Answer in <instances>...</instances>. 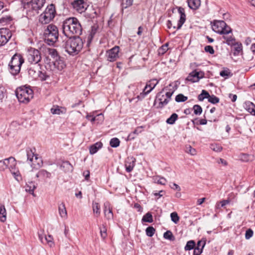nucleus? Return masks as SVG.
<instances>
[{"instance_id":"f257e3e1","label":"nucleus","mask_w":255,"mask_h":255,"mask_svg":"<svg viewBox=\"0 0 255 255\" xmlns=\"http://www.w3.org/2000/svg\"><path fill=\"white\" fill-rule=\"evenodd\" d=\"M63 34L67 37L79 36L82 32V27L78 19L75 17L66 18L62 22Z\"/></svg>"},{"instance_id":"f03ea898","label":"nucleus","mask_w":255,"mask_h":255,"mask_svg":"<svg viewBox=\"0 0 255 255\" xmlns=\"http://www.w3.org/2000/svg\"><path fill=\"white\" fill-rule=\"evenodd\" d=\"M62 41V47L69 54L74 56L78 54L82 50L83 42L79 36L69 37Z\"/></svg>"},{"instance_id":"7ed1b4c3","label":"nucleus","mask_w":255,"mask_h":255,"mask_svg":"<svg viewBox=\"0 0 255 255\" xmlns=\"http://www.w3.org/2000/svg\"><path fill=\"white\" fill-rule=\"evenodd\" d=\"M43 35L48 44L53 45L58 40L59 32L57 27L53 24H49L45 29Z\"/></svg>"},{"instance_id":"20e7f679","label":"nucleus","mask_w":255,"mask_h":255,"mask_svg":"<svg viewBox=\"0 0 255 255\" xmlns=\"http://www.w3.org/2000/svg\"><path fill=\"white\" fill-rule=\"evenodd\" d=\"M16 96L21 103H27L33 97V92L28 87H21L15 91Z\"/></svg>"},{"instance_id":"39448f33","label":"nucleus","mask_w":255,"mask_h":255,"mask_svg":"<svg viewBox=\"0 0 255 255\" xmlns=\"http://www.w3.org/2000/svg\"><path fill=\"white\" fill-rule=\"evenodd\" d=\"M56 10L54 4L48 5L45 10L39 15V21L42 24L49 23L55 16Z\"/></svg>"},{"instance_id":"423d86ee","label":"nucleus","mask_w":255,"mask_h":255,"mask_svg":"<svg viewBox=\"0 0 255 255\" xmlns=\"http://www.w3.org/2000/svg\"><path fill=\"white\" fill-rule=\"evenodd\" d=\"M24 60L20 54H15L11 58L9 63L10 72L13 75L18 74Z\"/></svg>"},{"instance_id":"0eeeda50","label":"nucleus","mask_w":255,"mask_h":255,"mask_svg":"<svg viewBox=\"0 0 255 255\" xmlns=\"http://www.w3.org/2000/svg\"><path fill=\"white\" fill-rule=\"evenodd\" d=\"M173 92H167L163 94L162 92H159L156 96V99L159 101L158 108L162 109L168 104L171 100Z\"/></svg>"},{"instance_id":"6e6552de","label":"nucleus","mask_w":255,"mask_h":255,"mask_svg":"<svg viewBox=\"0 0 255 255\" xmlns=\"http://www.w3.org/2000/svg\"><path fill=\"white\" fill-rule=\"evenodd\" d=\"M27 58L29 63L35 65L41 60L40 52L35 48H30L27 51Z\"/></svg>"},{"instance_id":"1a4fd4ad","label":"nucleus","mask_w":255,"mask_h":255,"mask_svg":"<svg viewBox=\"0 0 255 255\" xmlns=\"http://www.w3.org/2000/svg\"><path fill=\"white\" fill-rule=\"evenodd\" d=\"M12 36L10 30L7 28L0 29V46L4 45L7 43Z\"/></svg>"},{"instance_id":"9d476101","label":"nucleus","mask_w":255,"mask_h":255,"mask_svg":"<svg viewBox=\"0 0 255 255\" xmlns=\"http://www.w3.org/2000/svg\"><path fill=\"white\" fill-rule=\"evenodd\" d=\"M204 77V73L202 71H197L196 70L191 72L186 79V80L192 83L198 82Z\"/></svg>"},{"instance_id":"9b49d317","label":"nucleus","mask_w":255,"mask_h":255,"mask_svg":"<svg viewBox=\"0 0 255 255\" xmlns=\"http://www.w3.org/2000/svg\"><path fill=\"white\" fill-rule=\"evenodd\" d=\"M24 5H31L33 9H41L45 3V0H23Z\"/></svg>"},{"instance_id":"f8f14e48","label":"nucleus","mask_w":255,"mask_h":255,"mask_svg":"<svg viewBox=\"0 0 255 255\" xmlns=\"http://www.w3.org/2000/svg\"><path fill=\"white\" fill-rule=\"evenodd\" d=\"M119 47L115 46L113 48L107 51L106 55L108 60L113 62L117 60L119 57Z\"/></svg>"},{"instance_id":"ddd939ff","label":"nucleus","mask_w":255,"mask_h":255,"mask_svg":"<svg viewBox=\"0 0 255 255\" xmlns=\"http://www.w3.org/2000/svg\"><path fill=\"white\" fill-rule=\"evenodd\" d=\"M73 8L80 13L84 12L86 9V3L84 0H75L72 3Z\"/></svg>"},{"instance_id":"4468645a","label":"nucleus","mask_w":255,"mask_h":255,"mask_svg":"<svg viewBox=\"0 0 255 255\" xmlns=\"http://www.w3.org/2000/svg\"><path fill=\"white\" fill-rule=\"evenodd\" d=\"M178 11L180 13V19L178 21L177 26H173L174 29H179L182 27V25L184 23L186 20V14L185 13L184 8L182 7H178Z\"/></svg>"},{"instance_id":"2eb2a0df","label":"nucleus","mask_w":255,"mask_h":255,"mask_svg":"<svg viewBox=\"0 0 255 255\" xmlns=\"http://www.w3.org/2000/svg\"><path fill=\"white\" fill-rule=\"evenodd\" d=\"M136 159L132 157H128L125 161L126 170L128 172H130L133 170L135 165Z\"/></svg>"},{"instance_id":"dca6fc26","label":"nucleus","mask_w":255,"mask_h":255,"mask_svg":"<svg viewBox=\"0 0 255 255\" xmlns=\"http://www.w3.org/2000/svg\"><path fill=\"white\" fill-rule=\"evenodd\" d=\"M10 163H11L15 166V159L13 157H10L3 160H0V171H4L8 167Z\"/></svg>"},{"instance_id":"f3484780","label":"nucleus","mask_w":255,"mask_h":255,"mask_svg":"<svg viewBox=\"0 0 255 255\" xmlns=\"http://www.w3.org/2000/svg\"><path fill=\"white\" fill-rule=\"evenodd\" d=\"M36 150L34 148H27L26 149L27 161L29 162V164L32 163L34 160V158L35 156H37L38 154L35 153Z\"/></svg>"},{"instance_id":"a211bd4d","label":"nucleus","mask_w":255,"mask_h":255,"mask_svg":"<svg viewBox=\"0 0 255 255\" xmlns=\"http://www.w3.org/2000/svg\"><path fill=\"white\" fill-rule=\"evenodd\" d=\"M104 211L105 217L108 220H111L113 218V213L112 212V209L110 207L108 203L104 204Z\"/></svg>"},{"instance_id":"6ab92c4d","label":"nucleus","mask_w":255,"mask_h":255,"mask_svg":"<svg viewBox=\"0 0 255 255\" xmlns=\"http://www.w3.org/2000/svg\"><path fill=\"white\" fill-rule=\"evenodd\" d=\"M232 46H234L233 55L234 56H238L243 53V45L241 42H235Z\"/></svg>"},{"instance_id":"aec40b11","label":"nucleus","mask_w":255,"mask_h":255,"mask_svg":"<svg viewBox=\"0 0 255 255\" xmlns=\"http://www.w3.org/2000/svg\"><path fill=\"white\" fill-rule=\"evenodd\" d=\"M226 26V23L224 21H217L214 22L212 25L213 30L218 33H220L223 26Z\"/></svg>"},{"instance_id":"412c9836","label":"nucleus","mask_w":255,"mask_h":255,"mask_svg":"<svg viewBox=\"0 0 255 255\" xmlns=\"http://www.w3.org/2000/svg\"><path fill=\"white\" fill-rule=\"evenodd\" d=\"M53 64L58 70H62L66 66L63 60L60 57L53 61Z\"/></svg>"},{"instance_id":"4be33fe9","label":"nucleus","mask_w":255,"mask_h":255,"mask_svg":"<svg viewBox=\"0 0 255 255\" xmlns=\"http://www.w3.org/2000/svg\"><path fill=\"white\" fill-rule=\"evenodd\" d=\"M103 146V143L101 142H97L89 147V152L91 154L96 153Z\"/></svg>"},{"instance_id":"5701e85b","label":"nucleus","mask_w":255,"mask_h":255,"mask_svg":"<svg viewBox=\"0 0 255 255\" xmlns=\"http://www.w3.org/2000/svg\"><path fill=\"white\" fill-rule=\"evenodd\" d=\"M36 177L44 180L51 177V173L46 170L41 169L39 170L36 175Z\"/></svg>"},{"instance_id":"b1692460","label":"nucleus","mask_w":255,"mask_h":255,"mask_svg":"<svg viewBox=\"0 0 255 255\" xmlns=\"http://www.w3.org/2000/svg\"><path fill=\"white\" fill-rule=\"evenodd\" d=\"M42 165L43 161L41 157H38V155L35 157L33 161L30 164V166L32 168H39L41 167Z\"/></svg>"},{"instance_id":"393cba45","label":"nucleus","mask_w":255,"mask_h":255,"mask_svg":"<svg viewBox=\"0 0 255 255\" xmlns=\"http://www.w3.org/2000/svg\"><path fill=\"white\" fill-rule=\"evenodd\" d=\"M36 188V185L32 181L28 182L25 186V191L30 194L34 195V190Z\"/></svg>"},{"instance_id":"a878e982","label":"nucleus","mask_w":255,"mask_h":255,"mask_svg":"<svg viewBox=\"0 0 255 255\" xmlns=\"http://www.w3.org/2000/svg\"><path fill=\"white\" fill-rule=\"evenodd\" d=\"M188 6L192 9L196 10L200 5V0H187Z\"/></svg>"},{"instance_id":"bb28decb","label":"nucleus","mask_w":255,"mask_h":255,"mask_svg":"<svg viewBox=\"0 0 255 255\" xmlns=\"http://www.w3.org/2000/svg\"><path fill=\"white\" fill-rule=\"evenodd\" d=\"M59 214L61 218H66L67 213L65 204L62 202L58 206Z\"/></svg>"},{"instance_id":"cd10ccee","label":"nucleus","mask_w":255,"mask_h":255,"mask_svg":"<svg viewBox=\"0 0 255 255\" xmlns=\"http://www.w3.org/2000/svg\"><path fill=\"white\" fill-rule=\"evenodd\" d=\"M6 220V211L3 204H0V221L4 222Z\"/></svg>"},{"instance_id":"c85d7f7f","label":"nucleus","mask_w":255,"mask_h":255,"mask_svg":"<svg viewBox=\"0 0 255 255\" xmlns=\"http://www.w3.org/2000/svg\"><path fill=\"white\" fill-rule=\"evenodd\" d=\"M39 69H35L34 67H30L28 70V74L33 79H37L38 78V73H39Z\"/></svg>"},{"instance_id":"c756f323","label":"nucleus","mask_w":255,"mask_h":255,"mask_svg":"<svg viewBox=\"0 0 255 255\" xmlns=\"http://www.w3.org/2000/svg\"><path fill=\"white\" fill-rule=\"evenodd\" d=\"M223 38L226 40V43L230 46H232L236 42V39L235 37L233 36L232 34L229 35H223Z\"/></svg>"},{"instance_id":"7c9ffc66","label":"nucleus","mask_w":255,"mask_h":255,"mask_svg":"<svg viewBox=\"0 0 255 255\" xmlns=\"http://www.w3.org/2000/svg\"><path fill=\"white\" fill-rule=\"evenodd\" d=\"M92 209L93 213L95 214L96 216L97 217H99L101 213L100 205L99 204L96 202H93Z\"/></svg>"},{"instance_id":"2f4dec72","label":"nucleus","mask_w":255,"mask_h":255,"mask_svg":"<svg viewBox=\"0 0 255 255\" xmlns=\"http://www.w3.org/2000/svg\"><path fill=\"white\" fill-rule=\"evenodd\" d=\"M149 87L146 84L142 92H141L139 95L137 96V98L138 99V100H141L143 99L148 94H149L151 92L149 91Z\"/></svg>"},{"instance_id":"473e14b6","label":"nucleus","mask_w":255,"mask_h":255,"mask_svg":"<svg viewBox=\"0 0 255 255\" xmlns=\"http://www.w3.org/2000/svg\"><path fill=\"white\" fill-rule=\"evenodd\" d=\"M178 116L176 113L172 114L171 116L166 120V123L169 125H173L178 119Z\"/></svg>"},{"instance_id":"72a5a7b5","label":"nucleus","mask_w":255,"mask_h":255,"mask_svg":"<svg viewBox=\"0 0 255 255\" xmlns=\"http://www.w3.org/2000/svg\"><path fill=\"white\" fill-rule=\"evenodd\" d=\"M232 30L231 28L226 24V26L222 27V29H221V31L220 32L219 34H223V35H226L230 33H232Z\"/></svg>"},{"instance_id":"f704fd0d","label":"nucleus","mask_w":255,"mask_h":255,"mask_svg":"<svg viewBox=\"0 0 255 255\" xmlns=\"http://www.w3.org/2000/svg\"><path fill=\"white\" fill-rule=\"evenodd\" d=\"M142 221L144 222L152 223L153 222L152 216L150 213L148 212L142 217Z\"/></svg>"},{"instance_id":"c9c22d12","label":"nucleus","mask_w":255,"mask_h":255,"mask_svg":"<svg viewBox=\"0 0 255 255\" xmlns=\"http://www.w3.org/2000/svg\"><path fill=\"white\" fill-rule=\"evenodd\" d=\"M209 97V94L206 91L203 90L201 93L198 95V99L200 101H203L205 99H208Z\"/></svg>"},{"instance_id":"e433bc0d","label":"nucleus","mask_w":255,"mask_h":255,"mask_svg":"<svg viewBox=\"0 0 255 255\" xmlns=\"http://www.w3.org/2000/svg\"><path fill=\"white\" fill-rule=\"evenodd\" d=\"M195 242L193 240L189 241L187 242V244L184 247L185 251H190L193 249L195 247Z\"/></svg>"},{"instance_id":"4c0bfd02","label":"nucleus","mask_w":255,"mask_h":255,"mask_svg":"<svg viewBox=\"0 0 255 255\" xmlns=\"http://www.w3.org/2000/svg\"><path fill=\"white\" fill-rule=\"evenodd\" d=\"M49 54L53 58V60L59 58L60 56L58 55L57 51L56 49L53 48H49L48 49Z\"/></svg>"},{"instance_id":"58836bf2","label":"nucleus","mask_w":255,"mask_h":255,"mask_svg":"<svg viewBox=\"0 0 255 255\" xmlns=\"http://www.w3.org/2000/svg\"><path fill=\"white\" fill-rule=\"evenodd\" d=\"M163 237L165 239H167L171 241H173L175 240V237L170 231H167L166 232H165L163 234Z\"/></svg>"},{"instance_id":"ea45409f","label":"nucleus","mask_w":255,"mask_h":255,"mask_svg":"<svg viewBox=\"0 0 255 255\" xmlns=\"http://www.w3.org/2000/svg\"><path fill=\"white\" fill-rule=\"evenodd\" d=\"M133 0H123L121 4L122 10L124 8H127L132 4Z\"/></svg>"},{"instance_id":"a19ab883","label":"nucleus","mask_w":255,"mask_h":255,"mask_svg":"<svg viewBox=\"0 0 255 255\" xmlns=\"http://www.w3.org/2000/svg\"><path fill=\"white\" fill-rule=\"evenodd\" d=\"M158 83V81L156 79H152L149 81L147 85L149 87V91H151Z\"/></svg>"},{"instance_id":"79ce46f5","label":"nucleus","mask_w":255,"mask_h":255,"mask_svg":"<svg viewBox=\"0 0 255 255\" xmlns=\"http://www.w3.org/2000/svg\"><path fill=\"white\" fill-rule=\"evenodd\" d=\"M120 143V140L116 137L113 138L111 139L110 144L112 147H117L119 146Z\"/></svg>"},{"instance_id":"37998d69","label":"nucleus","mask_w":255,"mask_h":255,"mask_svg":"<svg viewBox=\"0 0 255 255\" xmlns=\"http://www.w3.org/2000/svg\"><path fill=\"white\" fill-rule=\"evenodd\" d=\"M44 240L50 247H52L54 246L53 238L51 235H48V236H44Z\"/></svg>"},{"instance_id":"c03bdc74","label":"nucleus","mask_w":255,"mask_h":255,"mask_svg":"<svg viewBox=\"0 0 255 255\" xmlns=\"http://www.w3.org/2000/svg\"><path fill=\"white\" fill-rule=\"evenodd\" d=\"M145 232L147 236L151 237L154 234L155 230L153 227L150 226L146 229Z\"/></svg>"},{"instance_id":"a18cd8bd","label":"nucleus","mask_w":255,"mask_h":255,"mask_svg":"<svg viewBox=\"0 0 255 255\" xmlns=\"http://www.w3.org/2000/svg\"><path fill=\"white\" fill-rule=\"evenodd\" d=\"M208 101L213 104H217L219 102V98L214 95H210L208 97Z\"/></svg>"},{"instance_id":"49530a36","label":"nucleus","mask_w":255,"mask_h":255,"mask_svg":"<svg viewBox=\"0 0 255 255\" xmlns=\"http://www.w3.org/2000/svg\"><path fill=\"white\" fill-rule=\"evenodd\" d=\"M187 97L184 96L182 94L177 95L175 97V101L177 102H183L187 100Z\"/></svg>"},{"instance_id":"de8ad7c7","label":"nucleus","mask_w":255,"mask_h":255,"mask_svg":"<svg viewBox=\"0 0 255 255\" xmlns=\"http://www.w3.org/2000/svg\"><path fill=\"white\" fill-rule=\"evenodd\" d=\"M171 221L175 224H177L179 221V217L176 212H172L170 214Z\"/></svg>"},{"instance_id":"09e8293b","label":"nucleus","mask_w":255,"mask_h":255,"mask_svg":"<svg viewBox=\"0 0 255 255\" xmlns=\"http://www.w3.org/2000/svg\"><path fill=\"white\" fill-rule=\"evenodd\" d=\"M194 113L196 115H200L202 112V109L200 105H195L193 106Z\"/></svg>"},{"instance_id":"8fccbe9b","label":"nucleus","mask_w":255,"mask_h":255,"mask_svg":"<svg viewBox=\"0 0 255 255\" xmlns=\"http://www.w3.org/2000/svg\"><path fill=\"white\" fill-rule=\"evenodd\" d=\"M241 159L243 161L248 162L253 159V157L246 153H243L240 156Z\"/></svg>"},{"instance_id":"3c124183","label":"nucleus","mask_w":255,"mask_h":255,"mask_svg":"<svg viewBox=\"0 0 255 255\" xmlns=\"http://www.w3.org/2000/svg\"><path fill=\"white\" fill-rule=\"evenodd\" d=\"M154 181L157 183L161 185H165L167 182L165 178L159 176L156 177L154 178Z\"/></svg>"},{"instance_id":"603ef678","label":"nucleus","mask_w":255,"mask_h":255,"mask_svg":"<svg viewBox=\"0 0 255 255\" xmlns=\"http://www.w3.org/2000/svg\"><path fill=\"white\" fill-rule=\"evenodd\" d=\"M100 234L101 237L103 239H105L107 236V229L104 225L103 227L100 228Z\"/></svg>"},{"instance_id":"864d4df0","label":"nucleus","mask_w":255,"mask_h":255,"mask_svg":"<svg viewBox=\"0 0 255 255\" xmlns=\"http://www.w3.org/2000/svg\"><path fill=\"white\" fill-rule=\"evenodd\" d=\"M38 78L41 81H45L46 80L47 78L48 77V76L46 75L45 73H43L40 70L39 71V73H38Z\"/></svg>"},{"instance_id":"5fc2aeb1","label":"nucleus","mask_w":255,"mask_h":255,"mask_svg":"<svg viewBox=\"0 0 255 255\" xmlns=\"http://www.w3.org/2000/svg\"><path fill=\"white\" fill-rule=\"evenodd\" d=\"M51 112L53 114L60 115L62 112L58 106L53 107L51 109Z\"/></svg>"},{"instance_id":"6e6d98bb","label":"nucleus","mask_w":255,"mask_h":255,"mask_svg":"<svg viewBox=\"0 0 255 255\" xmlns=\"http://www.w3.org/2000/svg\"><path fill=\"white\" fill-rule=\"evenodd\" d=\"M12 20V18L10 16H5L2 17L0 18V23H6Z\"/></svg>"},{"instance_id":"4d7b16f0","label":"nucleus","mask_w":255,"mask_h":255,"mask_svg":"<svg viewBox=\"0 0 255 255\" xmlns=\"http://www.w3.org/2000/svg\"><path fill=\"white\" fill-rule=\"evenodd\" d=\"M168 44L165 43L162 45L159 49V53L163 54L168 50Z\"/></svg>"},{"instance_id":"13d9d810","label":"nucleus","mask_w":255,"mask_h":255,"mask_svg":"<svg viewBox=\"0 0 255 255\" xmlns=\"http://www.w3.org/2000/svg\"><path fill=\"white\" fill-rule=\"evenodd\" d=\"M186 151L192 155H195L196 153L195 149L192 148L190 145L186 147Z\"/></svg>"},{"instance_id":"bf43d9fd","label":"nucleus","mask_w":255,"mask_h":255,"mask_svg":"<svg viewBox=\"0 0 255 255\" xmlns=\"http://www.w3.org/2000/svg\"><path fill=\"white\" fill-rule=\"evenodd\" d=\"M12 175H13L14 178L18 181L21 179V176L20 175L19 171L18 170L12 171Z\"/></svg>"},{"instance_id":"052dcab7","label":"nucleus","mask_w":255,"mask_h":255,"mask_svg":"<svg viewBox=\"0 0 255 255\" xmlns=\"http://www.w3.org/2000/svg\"><path fill=\"white\" fill-rule=\"evenodd\" d=\"M211 148L212 150H213L214 151H217V152H220L222 149V147L221 146H220L218 144H211Z\"/></svg>"},{"instance_id":"680f3d73","label":"nucleus","mask_w":255,"mask_h":255,"mask_svg":"<svg viewBox=\"0 0 255 255\" xmlns=\"http://www.w3.org/2000/svg\"><path fill=\"white\" fill-rule=\"evenodd\" d=\"M253 231L251 229H249L246 231V234H245V238L246 239L248 240L250 239L253 236Z\"/></svg>"},{"instance_id":"e2e57ef3","label":"nucleus","mask_w":255,"mask_h":255,"mask_svg":"<svg viewBox=\"0 0 255 255\" xmlns=\"http://www.w3.org/2000/svg\"><path fill=\"white\" fill-rule=\"evenodd\" d=\"M204 50L206 52H208L211 54H214L215 52L213 47L211 45L206 46L204 48Z\"/></svg>"},{"instance_id":"0e129e2a","label":"nucleus","mask_w":255,"mask_h":255,"mask_svg":"<svg viewBox=\"0 0 255 255\" xmlns=\"http://www.w3.org/2000/svg\"><path fill=\"white\" fill-rule=\"evenodd\" d=\"M95 32L92 30L91 33L88 35L87 37V44L89 45L91 42Z\"/></svg>"},{"instance_id":"69168bd1","label":"nucleus","mask_w":255,"mask_h":255,"mask_svg":"<svg viewBox=\"0 0 255 255\" xmlns=\"http://www.w3.org/2000/svg\"><path fill=\"white\" fill-rule=\"evenodd\" d=\"M229 203V201L227 200H224L221 201L220 203L217 205V208H220V207H223Z\"/></svg>"},{"instance_id":"338daca9","label":"nucleus","mask_w":255,"mask_h":255,"mask_svg":"<svg viewBox=\"0 0 255 255\" xmlns=\"http://www.w3.org/2000/svg\"><path fill=\"white\" fill-rule=\"evenodd\" d=\"M5 90L4 88L0 85V100H2L5 96Z\"/></svg>"},{"instance_id":"774afa93","label":"nucleus","mask_w":255,"mask_h":255,"mask_svg":"<svg viewBox=\"0 0 255 255\" xmlns=\"http://www.w3.org/2000/svg\"><path fill=\"white\" fill-rule=\"evenodd\" d=\"M206 242L205 241L203 240H200L197 243V246L196 248H202V250H203V248L204 247L205 245Z\"/></svg>"}]
</instances>
